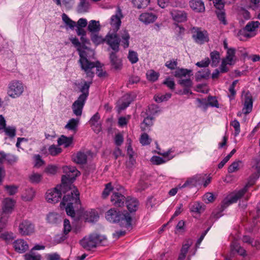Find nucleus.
Returning <instances> with one entry per match:
<instances>
[{"mask_svg":"<svg viewBox=\"0 0 260 260\" xmlns=\"http://www.w3.org/2000/svg\"><path fill=\"white\" fill-rule=\"evenodd\" d=\"M68 193L64 195L62 201L60 204V208H65L67 214L71 217L75 215L74 208L78 209L81 206L79 199V192L78 189L70 184Z\"/></svg>","mask_w":260,"mask_h":260,"instance_id":"obj_1","label":"nucleus"},{"mask_svg":"<svg viewBox=\"0 0 260 260\" xmlns=\"http://www.w3.org/2000/svg\"><path fill=\"white\" fill-rule=\"evenodd\" d=\"M107 241L106 238L96 233H92L84 236L79 241V244L82 248L86 250L104 245Z\"/></svg>","mask_w":260,"mask_h":260,"instance_id":"obj_2","label":"nucleus"},{"mask_svg":"<svg viewBox=\"0 0 260 260\" xmlns=\"http://www.w3.org/2000/svg\"><path fill=\"white\" fill-rule=\"evenodd\" d=\"M259 170H257V173L251 174L248 178L247 184L242 189L231 194L223 201L224 206L227 207L232 203L237 202L239 199L241 198L247 192L248 188L255 183L256 180L259 176Z\"/></svg>","mask_w":260,"mask_h":260,"instance_id":"obj_3","label":"nucleus"},{"mask_svg":"<svg viewBox=\"0 0 260 260\" xmlns=\"http://www.w3.org/2000/svg\"><path fill=\"white\" fill-rule=\"evenodd\" d=\"M91 82H85L81 86L80 91L82 92L78 99L76 100L72 106L73 113L77 116H81L85 101L89 95V88Z\"/></svg>","mask_w":260,"mask_h":260,"instance_id":"obj_4","label":"nucleus"},{"mask_svg":"<svg viewBox=\"0 0 260 260\" xmlns=\"http://www.w3.org/2000/svg\"><path fill=\"white\" fill-rule=\"evenodd\" d=\"M107 220L111 222H120L126 228L131 226L132 217L127 212L120 213L115 209H111L108 210L105 215Z\"/></svg>","mask_w":260,"mask_h":260,"instance_id":"obj_5","label":"nucleus"},{"mask_svg":"<svg viewBox=\"0 0 260 260\" xmlns=\"http://www.w3.org/2000/svg\"><path fill=\"white\" fill-rule=\"evenodd\" d=\"M79 52L80 59L79 60L81 69L85 72L87 77L91 79L93 77L94 73L92 70L97 66L94 62H91L87 59V53L84 50L80 48H77Z\"/></svg>","mask_w":260,"mask_h":260,"instance_id":"obj_6","label":"nucleus"},{"mask_svg":"<svg viewBox=\"0 0 260 260\" xmlns=\"http://www.w3.org/2000/svg\"><path fill=\"white\" fill-rule=\"evenodd\" d=\"M62 170L65 175L61 177L62 184L69 188L70 184L73 185L70 183L68 186V182H72L76 177L80 175V173L75 167L73 166H63Z\"/></svg>","mask_w":260,"mask_h":260,"instance_id":"obj_7","label":"nucleus"},{"mask_svg":"<svg viewBox=\"0 0 260 260\" xmlns=\"http://www.w3.org/2000/svg\"><path fill=\"white\" fill-rule=\"evenodd\" d=\"M66 188L67 187L61 184L59 186L48 190L46 194L47 202L53 204L59 202L61 198V191L66 193Z\"/></svg>","mask_w":260,"mask_h":260,"instance_id":"obj_8","label":"nucleus"},{"mask_svg":"<svg viewBox=\"0 0 260 260\" xmlns=\"http://www.w3.org/2000/svg\"><path fill=\"white\" fill-rule=\"evenodd\" d=\"M18 232L22 236H30L35 232V225L29 220L22 219L18 225Z\"/></svg>","mask_w":260,"mask_h":260,"instance_id":"obj_9","label":"nucleus"},{"mask_svg":"<svg viewBox=\"0 0 260 260\" xmlns=\"http://www.w3.org/2000/svg\"><path fill=\"white\" fill-rule=\"evenodd\" d=\"M24 87L21 82L17 80L12 81L9 84L8 94L13 98L19 97L23 93Z\"/></svg>","mask_w":260,"mask_h":260,"instance_id":"obj_10","label":"nucleus"},{"mask_svg":"<svg viewBox=\"0 0 260 260\" xmlns=\"http://www.w3.org/2000/svg\"><path fill=\"white\" fill-rule=\"evenodd\" d=\"M105 42L112 50L115 52H118L120 39L117 34V31L108 34L105 37Z\"/></svg>","mask_w":260,"mask_h":260,"instance_id":"obj_11","label":"nucleus"},{"mask_svg":"<svg viewBox=\"0 0 260 260\" xmlns=\"http://www.w3.org/2000/svg\"><path fill=\"white\" fill-rule=\"evenodd\" d=\"M123 17L122 10L119 7H118L115 14L113 15L110 18V23L114 31H117L119 30L121 24V20Z\"/></svg>","mask_w":260,"mask_h":260,"instance_id":"obj_12","label":"nucleus"},{"mask_svg":"<svg viewBox=\"0 0 260 260\" xmlns=\"http://www.w3.org/2000/svg\"><path fill=\"white\" fill-rule=\"evenodd\" d=\"M192 30L193 32V38L196 42L203 44L209 41L208 34L206 30H202L201 28L199 27H193Z\"/></svg>","mask_w":260,"mask_h":260,"instance_id":"obj_13","label":"nucleus"},{"mask_svg":"<svg viewBox=\"0 0 260 260\" xmlns=\"http://www.w3.org/2000/svg\"><path fill=\"white\" fill-rule=\"evenodd\" d=\"M243 96L244 104L242 111L244 114L247 115L252 111L253 99L251 94L249 91H246Z\"/></svg>","mask_w":260,"mask_h":260,"instance_id":"obj_14","label":"nucleus"},{"mask_svg":"<svg viewBox=\"0 0 260 260\" xmlns=\"http://www.w3.org/2000/svg\"><path fill=\"white\" fill-rule=\"evenodd\" d=\"M13 246L15 251L20 253L25 252L29 248L27 242L22 239H18L14 241Z\"/></svg>","mask_w":260,"mask_h":260,"instance_id":"obj_15","label":"nucleus"},{"mask_svg":"<svg viewBox=\"0 0 260 260\" xmlns=\"http://www.w3.org/2000/svg\"><path fill=\"white\" fill-rule=\"evenodd\" d=\"M3 212L1 214H5L8 215V214L11 213L13 211L15 202L14 200L11 198H6L3 201Z\"/></svg>","mask_w":260,"mask_h":260,"instance_id":"obj_16","label":"nucleus"},{"mask_svg":"<svg viewBox=\"0 0 260 260\" xmlns=\"http://www.w3.org/2000/svg\"><path fill=\"white\" fill-rule=\"evenodd\" d=\"M170 14L173 19L178 22H183L187 20V14L184 11L173 10Z\"/></svg>","mask_w":260,"mask_h":260,"instance_id":"obj_17","label":"nucleus"},{"mask_svg":"<svg viewBox=\"0 0 260 260\" xmlns=\"http://www.w3.org/2000/svg\"><path fill=\"white\" fill-rule=\"evenodd\" d=\"M189 6L196 13H202L205 10L204 3L202 0H190Z\"/></svg>","mask_w":260,"mask_h":260,"instance_id":"obj_18","label":"nucleus"},{"mask_svg":"<svg viewBox=\"0 0 260 260\" xmlns=\"http://www.w3.org/2000/svg\"><path fill=\"white\" fill-rule=\"evenodd\" d=\"M82 218H84L85 221L93 222L98 220L99 216L96 211L94 210H90L88 211H82Z\"/></svg>","mask_w":260,"mask_h":260,"instance_id":"obj_19","label":"nucleus"},{"mask_svg":"<svg viewBox=\"0 0 260 260\" xmlns=\"http://www.w3.org/2000/svg\"><path fill=\"white\" fill-rule=\"evenodd\" d=\"M125 199L123 195L116 192H114L111 197V202L114 206L116 207L123 206Z\"/></svg>","mask_w":260,"mask_h":260,"instance_id":"obj_20","label":"nucleus"},{"mask_svg":"<svg viewBox=\"0 0 260 260\" xmlns=\"http://www.w3.org/2000/svg\"><path fill=\"white\" fill-rule=\"evenodd\" d=\"M125 202L130 212H136L138 209L139 202L137 199L128 197L125 199Z\"/></svg>","mask_w":260,"mask_h":260,"instance_id":"obj_21","label":"nucleus"},{"mask_svg":"<svg viewBox=\"0 0 260 260\" xmlns=\"http://www.w3.org/2000/svg\"><path fill=\"white\" fill-rule=\"evenodd\" d=\"M100 118L99 113H96L90 119L89 123L92 129L96 133H99L101 131V125L99 123Z\"/></svg>","mask_w":260,"mask_h":260,"instance_id":"obj_22","label":"nucleus"},{"mask_svg":"<svg viewBox=\"0 0 260 260\" xmlns=\"http://www.w3.org/2000/svg\"><path fill=\"white\" fill-rule=\"evenodd\" d=\"M156 18V15L152 13H143L140 15L139 19L143 23L148 24L154 22Z\"/></svg>","mask_w":260,"mask_h":260,"instance_id":"obj_23","label":"nucleus"},{"mask_svg":"<svg viewBox=\"0 0 260 260\" xmlns=\"http://www.w3.org/2000/svg\"><path fill=\"white\" fill-rule=\"evenodd\" d=\"M236 50L233 48H230L226 51V54L223 60L226 61L229 65H233L235 63L236 60Z\"/></svg>","mask_w":260,"mask_h":260,"instance_id":"obj_24","label":"nucleus"},{"mask_svg":"<svg viewBox=\"0 0 260 260\" xmlns=\"http://www.w3.org/2000/svg\"><path fill=\"white\" fill-rule=\"evenodd\" d=\"M116 52L114 51V52H112L110 55V62L113 66V67L116 69H120L121 68L122 63L121 61L120 58L118 57L116 55Z\"/></svg>","mask_w":260,"mask_h":260,"instance_id":"obj_25","label":"nucleus"},{"mask_svg":"<svg viewBox=\"0 0 260 260\" xmlns=\"http://www.w3.org/2000/svg\"><path fill=\"white\" fill-rule=\"evenodd\" d=\"M129 98L128 95H124L119 100L117 105L119 110H123L129 105L131 103Z\"/></svg>","mask_w":260,"mask_h":260,"instance_id":"obj_26","label":"nucleus"},{"mask_svg":"<svg viewBox=\"0 0 260 260\" xmlns=\"http://www.w3.org/2000/svg\"><path fill=\"white\" fill-rule=\"evenodd\" d=\"M120 37L121 40V45L124 48H126L129 46V40L130 39L128 31L126 30H123L121 31Z\"/></svg>","mask_w":260,"mask_h":260,"instance_id":"obj_27","label":"nucleus"},{"mask_svg":"<svg viewBox=\"0 0 260 260\" xmlns=\"http://www.w3.org/2000/svg\"><path fill=\"white\" fill-rule=\"evenodd\" d=\"M153 125V118L151 117H147L145 118L143 122L141 124V129L142 131H149L150 130V127Z\"/></svg>","mask_w":260,"mask_h":260,"instance_id":"obj_28","label":"nucleus"},{"mask_svg":"<svg viewBox=\"0 0 260 260\" xmlns=\"http://www.w3.org/2000/svg\"><path fill=\"white\" fill-rule=\"evenodd\" d=\"M73 137H67L61 135L57 140L58 145H64V147H68L73 143Z\"/></svg>","mask_w":260,"mask_h":260,"instance_id":"obj_29","label":"nucleus"},{"mask_svg":"<svg viewBox=\"0 0 260 260\" xmlns=\"http://www.w3.org/2000/svg\"><path fill=\"white\" fill-rule=\"evenodd\" d=\"M259 24L260 23L258 21H251L246 25L244 28L250 34L256 35L255 32V29L258 27Z\"/></svg>","mask_w":260,"mask_h":260,"instance_id":"obj_30","label":"nucleus"},{"mask_svg":"<svg viewBox=\"0 0 260 260\" xmlns=\"http://www.w3.org/2000/svg\"><path fill=\"white\" fill-rule=\"evenodd\" d=\"M255 36V34H251L245 30L244 27L239 30L237 34V37L241 41H245L248 38H252Z\"/></svg>","mask_w":260,"mask_h":260,"instance_id":"obj_31","label":"nucleus"},{"mask_svg":"<svg viewBox=\"0 0 260 260\" xmlns=\"http://www.w3.org/2000/svg\"><path fill=\"white\" fill-rule=\"evenodd\" d=\"M63 234L64 235H63L60 237V240L59 242H62L67 239V235L71 231V226L70 225V221L68 219H65L63 222Z\"/></svg>","mask_w":260,"mask_h":260,"instance_id":"obj_32","label":"nucleus"},{"mask_svg":"<svg viewBox=\"0 0 260 260\" xmlns=\"http://www.w3.org/2000/svg\"><path fill=\"white\" fill-rule=\"evenodd\" d=\"M35 193V192L32 188L26 189L23 193L22 198L25 201H30L33 199Z\"/></svg>","mask_w":260,"mask_h":260,"instance_id":"obj_33","label":"nucleus"},{"mask_svg":"<svg viewBox=\"0 0 260 260\" xmlns=\"http://www.w3.org/2000/svg\"><path fill=\"white\" fill-rule=\"evenodd\" d=\"M210 56L211 59L212 66H217L220 59V55L219 52L213 51L210 53Z\"/></svg>","mask_w":260,"mask_h":260,"instance_id":"obj_34","label":"nucleus"},{"mask_svg":"<svg viewBox=\"0 0 260 260\" xmlns=\"http://www.w3.org/2000/svg\"><path fill=\"white\" fill-rule=\"evenodd\" d=\"M74 160L79 164H85L87 160V156L84 153L79 152L74 156Z\"/></svg>","mask_w":260,"mask_h":260,"instance_id":"obj_35","label":"nucleus"},{"mask_svg":"<svg viewBox=\"0 0 260 260\" xmlns=\"http://www.w3.org/2000/svg\"><path fill=\"white\" fill-rule=\"evenodd\" d=\"M79 122V118H72L65 126V128L72 131H76Z\"/></svg>","mask_w":260,"mask_h":260,"instance_id":"obj_36","label":"nucleus"},{"mask_svg":"<svg viewBox=\"0 0 260 260\" xmlns=\"http://www.w3.org/2000/svg\"><path fill=\"white\" fill-rule=\"evenodd\" d=\"M199 181V177L198 176L189 178L186 181L181 187H189L191 188L196 186L198 184Z\"/></svg>","mask_w":260,"mask_h":260,"instance_id":"obj_37","label":"nucleus"},{"mask_svg":"<svg viewBox=\"0 0 260 260\" xmlns=\"http://www.w3.org/2000/svg\"><path fill=\"white\" fill-rule=\"evenodd\" d=\"M25 260H41V255L33 250H31L28 253H26L24 255Z\"/></svg>","mask_w":260,"mask_h":260,"instance_id":"obj_38","label":"nucleus"},{"mask_svg":"<svg viewBox=\"0 0 260 260\" xmlns=\"http://www.w3.org/2000/svg\"><path fill=\"white\" fill-rule=\"evenodd\" d=\"M134 6L139 9L146 8L150 3V0H133Z\"/></svg>","mask_w":260,"mask_h":260,"instance_id":"obj_39","label":"nucleus"},{"mask_svg":"<svg viewBox=\"0 0 260 260\" xmlns=\"http://www.w3.org/2000/svg\"><path fill=\"white\" fill-rule=\"evenodd\" d=\"M0 238L2 240L5 241L7 244H9L12 242L14 239V237L13 233L11 232L9 233L8 232H5L1 234Z\"/></svg>","mask_w":260,"mask_h":260,"instance_id":"obj_40","label":"nucleus"},{"mask_svg":"<svg viewBox=\"0 0 260 260\" xmlns=\"http://www.w3.org/2000/svg\"><path fill=\"white\" fill-rule=\"evenodd\" d=\"M88 29L89 31L92 32L99 31L100 29L99 21H96L95 20L90 21L88 26Z\"/></svg>","mask_w":260,"mask_h":260,"instance_id":"obj_41","label":"nucleus"},{"mask_svg":"<svg viewBox=\"0 0 260 260\" xmlns=\"http://www.w3.org/2000/svg\"><path fill=\"white\" fill-rule=\"evenodd\" d=\"M29 179L32 183H39L42 179V175L41 174L33 172L29 175Z\"/></svg>","mask_w":260,"mask_h":260,"instance_id":"obj_42","label":"nucleus"},{"mask_svg":"<svg viewBox=\"0 0 260 260\" xmlns=\"http://www.w3.org/2000/svg\"><path fill=\"white\" fill-rule=\"evenodd\" d=\"M9 218L8 215L0 214V232L6 227Z\"/></svg>","mask_w":260,"mask_h":260,"instance_id":"obj_43","label":"nucleus"},{"mask_svg":"<svg viewBox=\"0 0 260 260\" xmlns=\"http://www.w3.org/2000/svg\"><path fill=\"white\" fill-rule=\"evenodd\" d=\"M48 151L52 156H56L61 152L62 149L55 145H52L49 147Z\"/></svg>","mask_w":260,"mask_h":260,"instance_id":"obj_44","label":"nucleus"},{"mask_svg":"<svg viewBox=\"0 0 260 260\" xmlns=\"http://www.w3.org/2000/svg\"><path fill=\"white\" fill-rule=\"evenodd\" d=\"M147 78L148 80L154 82L159 77V74L153 70H149L146 73Z\"/></svg>","mask_w":260,"mask_h":260,"instance_id":"obj_45","label":"nucleus"},{"mask_svg":"<svg viewBox=\"0 0 260 260\" xmlns=\"http://www.w3.org/2000/svg\"><path fill=\"white\" fill-rule=\"evenodd\" d=\"M62 19L66 24L71 28H73L76 26V22L71 20L65 13L62 15Z\"/></svg>","mask_w":260,"mask_h":260,"instance_id":"obj_46","label":"nucleus"},{"mask_svg":"<svg viewBox=\"0 0 260 260\" xmlns=\"http://www.w3.org/2000/svg\"><path fill=\"white\" fill-rule=\"evenodd\" d=\"M242 163L241 160L234 161L228 168V172L232 173L239 170V166Z\"/></svg>","mask_w":260,"mask_h":260,"instance_id":"obj_47","label":"nucleus"},{"mask_svg":"<svg viewBox=\"0 0 260 260\" xmlns=\"http://www.w3.org/2000/svg\"><path fill=\"white\" fill-rule=\"evenodd\" d=\"M4 188L9 195L12 196L17 193L18 187L15 185H6L4 186Z\"/></svg>","mask_w":260,"mask_h":260,"instance_id":"obj_48","label":"nucleus"},{"mask_svg":"<svg viewBox=\"0 0 260 260\" xmlns=\"http://www.w3.org/2000/svg\"><path fill=\"white\" fill-rule=\"evenodd\" d=\"M140 142L142 145H147L150 144L151 139L146 133H144L141 135Z\"/></svg>","mask_w":260,"mask_h":260,"instance_id":"obj_49","label":"nucleus"},{"mask_svg":"<svg viewBox=\"0 0 260 260\" xmlns=\"http://www.w3.org/2000/svg\"><path fill=\"white\" fill-rule=\"evenodd\" d=\"M191 72L190 70L187 69H181L177 70L175 72V76L178 78L185 77L187 75Z\"/></svg>","mask_w":260,"mask_h":260,"instance_id":"obj_50","label":"nucleus"},{"mask_svg":"<svg viewBox=\"0 0 260 260\" xmlns=\"http://www.w3.org/2000/svg\"><path fill=\"white\" fill-rule=\"evenodd\" d=\"M80 3L78 5L79 10L81 12H87L88 8H89V3L87 2L86 0H79Z\"/></svg>","mask_w":260,"mask_h":260,"instance_id":"obj_51","label":"nucleus"},{"mask_svg":"<svg viewBox=\"0 0 260 260\" xmlns=\"http://www.w3.org/2000/svg\"><path fill=\"white\" fill-rule=\"evenodd\" d=\"M91 40L96 45H99L105 42V38L104 39L101 36H99L96 34H92L91 36Z\"/></svg>","mask_w":260,"mask_h":260,"instance_id":"obj_52","label":"nucleus"},{"mask_svg":"<svg viewBox=\"0 0 260 260\" xmlns=\"http://www.w3.org/2000/svg\"><path fill=\"white\" fill-rule=\"evenodd\" d=\"M217 16L218 20L224 25L227 24V21L225 19V14L224 12L221 10H219L216 11Z\"/></svg>","mask_w":260,"mask_h":260,"instance_id":"obj_53","label":"nucleus"},{"mask_svg":"<svg viewBox=\"0 0 260 260\" xmlns=\"http://www.w3.org/2000/svg\"><path fill=\"white\" fill-rule=\"evenodd\" d=\"M210 73L208 69H205L204 70L198 72L197 76L199 79H207L210 76Z\"/></svg>","mask_w":260,"mask_h":260,"instance_id":"obj_54","label":"nucleus"},{"mask_svg":"<svg viewBox=\"0 0 260 260\" xmlns=\"http://www.w3.org/2000/svg\"><path fill=\"white\" fill-rule=\"evenodd\" d=\"M58 215L54 213H50L47 217L48 222L50 223H56L57 222Z\"/></svg>","mask_w":260,"mask_h":260,"instance_id":"obj_55","label":"nucleus"},{"mask_svg":"<svg viewBox=\"0 0 260 260\" xmlns=\"http://www.w3.org/2000/svg\"><path fill=\"white\" fill-rule=\"evenodd\" d=\"M178 83L182 86L184 87H191L192 85V81L189 78L185 79H181L178 81Z\"/></svg>","mask_w":260,"mask_h":260,"instance_id":"obj_56","label":"nucleus"},{"mask_svg":"<svg viewBox=\"0 0 260 260\" xmlns=\"http://www.w3.org/2000/svg\"><path fill=\"white\" fill-rule=\"evenodd\" d=\"M112 189H113V187L112 186L111 183H107L106 185V187L103 192L102 197L104 199L106 198L109 195L110 192L112 191Z\"/></svg>","mask_w":260,"mask_h":260,"instance_id":"obj_57","label":"nucleus"},{"mask_svg":"<svg viewBox=\"0 0 260 260\" xmlns=\"http://www.w3.org/2000/svg\"><path fill=\"white\" fill-rule=\"evenodd\" d=\"M57 171V167L54 165L48 166L45 170V172L50 175H55Z\"/></svg>","mask_w":260,"mask_h":260,"instance_id":"obj_58","label":"nucleus"},{"mask_svg":"<svg viewBox=\"0 0 260 260\" xmlns=\"http://www.w3.org/2000/svg\"><path fill=\"white\" fill-rule=\"evenodd\" d=\"M208 106L218 107V103L215 96H209L208 98Z\"/></svg>","mask_w":260,"mask_h":260,"instance_id":"obj_59","label":"nucleus"},{"mask_svg":"<svg viewBox=\"0 0 260 260\" xmlns=\"http://www.w3.org/2000/svg\"><path fill=\"white\" fill-rule=\"evenodd\" d=\"M165 66L169 69L174 70L177 66V59L170 60L166 62Z\"/></svg>","mask_w":260,"mask_h":260,"instance_id":"obj_60","label":"nucleus"},{"mask_svg":"<svg viewBox=\"0 0 260 260\" xmlns=\"http://www.w3.org/2000/svg\"><path fill=\"white\" fill-rule=\"evenodd\" d=\"M192 244V242L190 240H186L185 243L183 244L180 252L186 254L188 250Z\"/></svg>","mask_w":260,"mask_h":260,"instance_id":"obj_61","label":"nucleus"},{"mask_svg":"<svg viewBox=\"0 0 260 260\" xmlns=\"http://www.w3.org/2000/svg\"><path fill=\"white\" fill-rule=\"evenodd\" d=\"M128 58L132 63H136L138 60L137 53L133 51L129 52Z\"/></svg>","mask_w":260,"mask_h":260,"instance_id":"obj_62","label":"nucleus"},{"mask_svg":"<svg viewBox=\"0 0 260 260\" xmlns=\"http://www.w3.org/2000/svg\"><path fill=\"white\" fill-rule=\"evenodd\" d=\"M231 125L235 128V136H237L240 132V123L237 120H234L231 123Z\"/></svg>","mask_w":260,"mask_h":260,"instance_id":"obj_63","label":"nucleus"},{"mask_svg":"<svg viewBox=\"0 0 260 260\" xmlns=\"http://www.w3.org/2000/svg\"><path fill=\"white\" fill-rule=\"evenodd\" d=\"M151 160L153 164L156 165H159L166 162L162 158L157 156H153Z\"/></svg>","mask_w":260,"mask_h":260,"instance_id":"obj_64","label":"nucleus"}]
</instances>
